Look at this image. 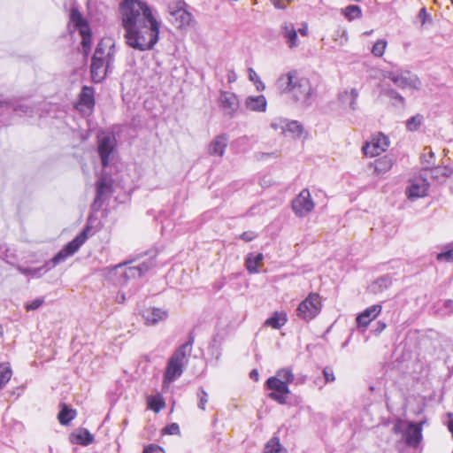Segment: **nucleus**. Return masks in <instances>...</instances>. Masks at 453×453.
Here are the masks:
<instances>
[{"instance_id": "f257e3e1", "label": "nucleus", "mask_w": 453, "mask_h": 453, "mask_svg": "<svg viewBox=\"0 0 453 453\" xmlns=\"http://www.w3.org/2000/svg\"><path fill=\"white\" fill-rule=\"evenodd\" d=\"M120 12L126 43L140 51L152 50L159 39L161 22L147 3L125 0L120 5Z\"/></svg>"}, {"instance_id": "f03ea898", "label": "nucleus", "mask_w": 453, "mask_h": 453, "mask_svg": "<svg viewBox=\"0 0 453 453\" xmlns=\"http://www.w3.org/2000/svg\"><path fill=\"white\" fill-rule=\"evenodd\" d=\"M276 87L281 94L288 95L289 99L296 104L303 107L311 104L313 89L311 82L307 78L299 76L296 71L281 74L276 81Z\"/></svg>"}, {"instance_id": "7ed1b4c3", "label": "nucleus", "mask_w": 453, "mask_h": 453, "mask_svg": "<svg viewBox=\"0 0 453 453\" xmlns=\"http://www.w3.org/2000/svg\"><path fill=\"white\" fill-rule=\"evenodd\" d=\"M91 228H84L73 240L65 245L50 261L42 266L32 268L31 276L40 277L51 270L57 265L65 262L69 257L74 255L88 238V231Z\"/></svg>"}, {"instance_id": "20e7f679", "label": "nucleus", "mask_w": 453, "mask_h": 453, "mask_svg": "<svg viewBox=\"0 0 453 453\" xmlns=\"http://www.w3.org/2000/svg\"><path fill=\"white\" fill-rule=\"evenodd\" d=\"M194 336L190 334L188 341L180 345L171 356L167 362L166 369L164 374L165 382H172L181 376L183 369L188 364V356L192 351Z\"/></svg>"}, {"instance_id": "39448f33", "label": "nucleus", "mask_w": 453, "mask_h": 453, "mask_svg": "<svg viewBox=\"0 0 453 453\" xmlns=\"http://www.w3.org/2000/svg\"><path fill=\"white\" fill-rule=\"evenodd\" d=\"M155 257L156 255L150 257L147 261L142 262L140 265L130 266L124 271L122 270L123 265L128 264L129 262H125L123 264L115 265L113 267V271L116 273L121 274V278L119 280L118 283L123 285L126 284L130 278L142 276L145 273L156 265Z\"/></svg>"}, {"instance_id": "423d86ee", "label": "nucleus", "mask_w": 453, "mask_h": 453, "mask_svg": "<svg viewBox=\"0 0 453 453\" xmlns=\"http://www.w3.org/2000/svg\"><path fill=\"white\" fill-rule=\"evenodd\" d=\"M387 77L400 88L419 89L421 88L420 80L410 71H391Z\"/></svg>"}, {"instance_id": "0eeeda50", "label": "nucleus", "mask_w": 453, "mask_h": 453, "mask_svg": "<svg viewBox=\"0 0 453 453\" xmlns=\"http://www.w3.org/2000/svg\"><path fill=\"white\" fill-rule=\"evenodd\" d=\"M319 311V296L318 294H310L308 297L298 305L296 314L299 318L309 321L314 319Z\"/></svg>"}, {"instance_id": "6e6552de", "label": "nucleus", "mask_w": 453, "mask_h": 453, "mask_svg": "<svg viewBox=\"0 0 453 453\" xmlns=\"http://www.w3.org/2000/svg\"><path fill=\"white\" fill-rule=\"evenodd\" d=\"M266 386L272 390L268 396L280 404H286L288 395L290 394L288 385L280 378L270 377L266 380Z\"/></svg>"}, {"instance_id": "1a4fd4ad", "label": "nucleus", "mask_w": 453, "mask_h": 453, "mask_svg": "<svg viewBox=\"0 0 453 453\" xmlns=\"http://www.w3.org/2000/svg\"><path fill=\"white\" fill-rule=\"evenodd\" d=\"M117 141L114 135L111 134H102L98 136L97 150L104 168L109 165Z\"/></svg>"}, {"instance_id": "9d476101", "label": "nucleus", "mask_w": 453, "mask_h": 453, "mask_svg": "<svg viewBox=\"0 0 453 453\" xmlns=\"http://www.w3.org/2000/svg\"><path fill=\"white\" fill-rule=\"evenodd\" d=\"M315 203L307 188L303 189L292 201V210L298 217H305L314 209Z\"/></svg>"}, {"instance_id": "9b49d317", "label": "nucleus", "mask_w": 453, "mask_h": 453, "mask_svg": "<svg viewBox=\"0 0 453 453\" xmlns=\"http://www.w3.org/2000/svg\"><path fill=\"white\" fill-rule=\"evenodd\" d=\"M112 193L111 180L102 176L96 182V197L92 204L93 210H99L103 204L110 198Z\"/></svg>"}, {"instance_id": "f8f14e48", "label": "nucleus", "mask_w": 453, "mask_h": 453, "mask_svg": "<svg viewBox=\"0 0 453 453\" xmlns=\"http://www.w3.org/2000/svg\"><path fill=\"white\" fill-rule=\"evenodd\" d=\"M115 43L111 38H103L96 45L93 58L104 60L109 64L113 63L115 56Z\"/></svg>"}, {"instance_id": "ddd939ff", "label": "nucleus", "mask_w": 453, "mask_h": 453, "mask_svg": "<svg viewBox=\"0 0 453 453\" xmlns=\"http://www.w3.org/2000/svg\"><path fill=\"white\" fill-rule=\"evenodd\" d=\"M388 146V138L383 134H379L371 142H366L362 147V150L366 157H372L386 151Z\"/></svg>"}, {"instance_id": "4468645a", "label": "nucleus", "mask_w": 453, "mask_h": 453, "mask_svg": "<svg viewBox=\"0 0 453 453\" xmlns=\"http://www.w3.org/2000/svg\"><path fill=\"white\" fill-rule=\"evenodd\" d=\"M168 13L169 21L180 29L186 28L193 21V15L181 6L176 8L168 6Z\"/></svg>"}, {"instance_id": "2eb2a0df", "label": "nucleus", "mask_w": 453, "mask_h": 453, "mask_svg": "<svg viewBox=\"0 0 453 453\" xmlns=\"http://www.w3.org/2000/svg\"><path fill=\"white\" fill-rule=\"evenodd\" d=\"M429 183L426 179L418 177L411 180L410 185L406 188V195L409 199L414 200L426 196Z\"/></svg>"}, {"instance_id": "dca6fc26", "label": "nucleus", "mask_w": 453, "mask_h": 453, "mask_svg": "<svg viewBox=\"0 0 453 453\" xmlns=\"http://www.w3.org/2000/svg\"><path fill=\"white\" fill-rule=\"evenodd\" d=\"M219 101L225 113L230 117H233L239 108L238 97L233 92L222 91Z\"/></svg>"}, {"instance_id": "f3484780", "label": "nucleus", "mask_w": 453, "mask_h": 453, "mask_svg": "<svg viewBox=\"0 0 453 453\" xmlns=\"http://www.w3.org/2000/svg\"><path fill=\"white\" fill-rule=\"evenodd\" d=\"M0 107L12 108L19 116L32 115L34 112V107L31 104L17 99L0 100Z\"/></svg>"}, {"instance_id": "a211bd4d", "label": "nucleus", "mask_w": 453, "mask_h": 453, "mask_svg": "<svg viewBox=\"0 0 453 453\" xmlns=\"http://www.w3.org/2000/svg\"><path fill=\"white\" fill-rule=\"evenodd\" d=\"M407 445L416 447L422 440V423L411 422L404 433Z\"/></svg>"}, {"instance_id": "6ab92c4d", "label": "nucleus", "mask_w": 453, "mask_h": 453, "mask_svg": "<svg viewBox=\"0 0 453 453\" xmlns=\"http://www.w3.org/2000/svg\"><path fill=\"white\" fill-rule=\"evenodd\" d=\"M111 65V64L104 62V60H97L92 58L90 65L92 81L96 83L101 82L105 78Z\"/></svg>"}, {"instance_id": "aec40b11", "label": "nucleus", "mask_w": 453, "mask_h": 453, "mask_svg": "<svg viewBox=\"0 0 453 453\" xmlns=\"http://www.w3.org/2000/svg\"><path fill=\"white\" fill-rule=\"evenodd\" d=\"M280 33L288 48L294 49L299 45L297 31L293 23L284 22L280 26Z\"/></svg>"}, {"instance_id": "412c9836", "label": "nucleus", "mask_w": 453, "mask_h": 453, "mask_svg": "<svg viewBox=\"0 0 453 453\" xmlns=\"http://www.w3.org/2000/svg\"><path fill=\"white\" fill-rule=\"evenodd\" d=\"M381 309L380 304H374L365 309L357 317L358 326L366 327L381 312Z\"/></svg>"}, {"instance_id": "4be33fe9", "label": "nucleus", "mask_w": 453, "mask_h": 453, "mask_svg": "<svg viewBox=\"0 0 453 453\" xmlns=\"http://www.w3.org/2000/svg\"><path fill=\"white\" fill-rule=\"evenodd\" d=\"M228 138L226 134L218 135L213 141L211 142L208 152L211 156L222 157L227 146Z\"/></svg>"}, {"instance_id": "5701e85b", "label": "nucleus", "mask_w": 453, "mask_h": 453, "mask_svg": "<svg viewBox=\"0 0 453 453\" xmlns=\"http://www.w3.org/2000/svg\"><path fill=\"white\" fill-rule=\"evenodd\" d=\"M267 102L264 96H250L245 99V107L252 111L265 112Z\"/></svg>"}, {"instance_id": "b1692460", "label": "nucleus", "mask_w": 453, "mask_h": 453, "mask_svg": "<svg viewBox=\"0 0 453 453\" xmlns=\"http://www.w3.org/2000/svg\"><path fill=\"white\" fill-rule=\"evenodd\" d=\"M142 317L147 325L153 326L158 321L165 319L167 312L158 308H150L143 311Z\"/></svg>"}, {"instance_id": "393cba45", "label": "nucleus", "mask_w": 453, "mask_h": 453, "mask_svg": "<svg viewBox=\"0 0 453 453\" xmlns=\"http://www.w3.org/2000/svg\"><path fill=\"white\" fill-rule=\"evenodd\" d=\"M394 162H395V158L393 156L385 155V156L376 159L372 163V165L374 167V172L377 174H384L392 168Z\"/></svg>"}, {"instance_id": "a878e982", "label": "nucleus", "mask_w": 453, "mask_h": 453, "mask_svg": "<svg viewBox=\"0 0 453 453\" xmlns=\"http://www.w3.org/2000/svg\"><path fill=\"white\" fill-rule=\"evenodd\" d=\"M70 19L73 23L74 27L78 29L79 33H83L84 30L88 31L89 25L78 9H71Z\"/></svg>"}, {"instance_id": "bb28decb", "label": "nucleus", "mask_w": 453, "mask_h": 453, "mask_svg": "<svg viewBox=\"0 0 453 453\" xmlns=\"http://www.w3.org/2000/svg\"><path fill=\"white\" fill-rule=\"evenodd\" d=\"M264 259L262 253H250L245 259L246 269L250 273H258V267Z\"/></svg>"}, {"instance_id": "cd10ccee", "label": "nucleus", "mask_w": 453, "mask_h": 453, "mask_svg": "<svg viewBox=\"0 0 453 453\" xmlns=\"http://www.w3.org/2000/svg\"><path fill=\"white\" fill-rule=\"evenodd\" d=\"M80 104L85 106L88 110H92L95 106L94 88L84 86L80 95Z\"/></svg>"}, {"instance_id": "c85d7f7f", "label": "nucleus", "mask_w": 453, "mask_h": 453, "mask_svg": "<svg viewBox=\"0 0 453 453\" xmlns=\"http://www.w3.org/2000/svg\"><path fill=\"white\" fill-rule=\"evenodd\" d=\"M391 285L392 278L389 275L386 274L373 281L369 287V288L372 293L377 294L384 291L385 289H388Z\"/></svg>"}, {"instance_id": "c756f323", "label": "nucleus", "mask_w": 453, "mask_h": 453, "mask_svg": "<svg viewBox=\"0 0 453 453\" xmlns=\"http://www.w3.org/2000/svg\"><path fill=\"white\" fill-rule=\"evenodd\" d=\"M287 315L284 312H274L273 315L268 318L265 325L271 326L274 329H280L287 322Z\"/></svg>"}, {"instance_id": "7c9ffc66", "label": "nucleus", "mask_w": 453, "mask_h": 453, "mask_svg": "<svg viewBox=\"0 0 453 453\" xmlns=\"http://www.w3.org/2000/svg\"><path fill=\"white\" fill-rule=\"evenodd\" d=\"M76 416V411L69 409L65 404L62 405V409L58 413V418L61 425L67 426Z\"/></svg>"}, {"instance_id": "2f4dec72", "label": "nucleus", "mask_w": 453, "mask_h": 453, "mask_svg": "<svg viewBox=\"0 0 453 453\" xmlns=\"http://www.w3.org/2000/svg\"><path fill=\"white\" fill-rule=\"evenodd\" d=\"M75 437V442L81 445H89L94 441V436L87 429H81L77 433L73 434Z\"/></svg>"}, {"instance_id": "473e14b6", "label": "nucleus", "mask_w": 453, "mask_h": 453, "mask_svg": "<svg viewBox=\"0 0 453 453\" xmlns=\"http://www.w3.org/2000/svg\"><path fill=\"white\" fill-rule=\"evenodd\" d=\"M439 262H453V243H448L441 248V251L436 255Z\"/></svg>"}, {"instance_id": "72a5a7b5", "label": "nucleus", "mask_w": 453, "mask_h": 453, "mask_svg": "<svg viewBox=\"0 0 453 453\" xmlns=\"http://www.w3.org/2000/svg\"><path fill=\"white\" fill-rule=\"evenodd\" d=\"M431 176L439 179L441 176L448 178L453 174V168L448 165L430 168Z\"/></svg>"}, {"instance_id": "f704fd0d", "label": "nucleus", "mask_w": 453, "mask_h": 453, "mask_svg": "<svg viewBox=\"0 0 453 453\" xmlns=\"http://www.w3.org/2000/svg\"><path fill=\"white\" fill-rule=\"evenodd\" d=\"M81 36V47L82 51L85 56H88L91 50V44H92V33L90 27H88V31H85L83 33H80Z\"/></svg>"}, {"instance_id": "c9c22d12", "label": "nucleus", "mask_w": 453, "mask_h": 453, "mask_svg": "<svg viewBox=\"0 0 453 453\" xmlns=\"http://www.w3.org/2000/svg\"><path fill=\"white\" fill-rule=\"evenodd\" d=\"M265 453H283V448L278 437L271 438L265 446Z\"/></svg>"}, {"instance_id": "e433bc0d", "label": "nucleus", "mask_w": 453, "mask_h": 453, "mask_svg": "<svg viewBox=\"0 0 453 453\" xmlns=\"http://www.w3.org/2000/svg\"><path fill=\"white\" fill-rule=\"evenodd\" d=\"M12 374V372L8 364H0V389L11 380Z\"/></svg>"}, {"instance_id": "4c0bfd02", "label": "nucleus", "mask_w": 453, "mask_h": 453, "mask_svg": "<svg viewBox=\"0 0 453 453\" xmlns=\"http://www.w3.org/2000/svg\"><path fill=\"white\" fill-rule=\"evenodd\" d=\"M286 126V132L291 133L294 136H300L303 131V126L296 120H288Z\"/></svg>"}, {"instance_id": "58836bf2", "label": "nucleus", "mask_w": 453, "mask_h": 453, "mask_svg": "<svg viewBox=\"0 0 453 453\" xmlns=\"http://www.w3.org/2000/svg\"><path fill=\"white\" fill-rule=\"evenodd\" d=\"M361 14V9L358 5H349L344 9V15L349 20L357 19Z\"/></svg>"}, {"instance_id": "ea45409f", "label": "nucleus", "mask_w": 453, "mask_h": 453, "mask_svg": "<svg viewBox=\"0 0 453 453\" xmlns=\"http://www.w3.org/2000/svg\"><path fill=\"white\" fill-rule=\"evenodd\" d=\"M422 120H423V116L419 115V114L410 118L406 121V127H407V129L410 130V131H416V130H418V127H420L421 123H422Z\"/></svg>"}, {"instance_id": "a19ab883", "label": "nucleus", "mask_w": 453, "mask_h": 453, "mask_svg": "<svg viewBox=\"0 0 453 453\" xmlns=\"http://www.w3.org/2000/svg\"><path fill=\"white\" fill-rule=\"evenodd\" d=\"M276 378L281 379V380L286 381L288 385L294 380V374L289 368H282L280 369L276 373Z\"/></svg>"}, {"instance_id": "79ce46f5", "label": "nucleus", "mask_w": 453, "mask_h": 453, "mask_svg": "<svg viewBox=\"0 0 453 453\" xmlns=\"http://www.w3.org/2000/svg\"><path fill=\"white\" fill-rule=\"evenodd\" d=\"M386 46H387L386 40H378L372 46V53L375 57H381L385 52Z\"/></svg>"}, {"instance_id": "37998d69", "label": "nucleus", "mask_w": 453, "mask_h": 453, "mask_svg": "<svg viewBox=\"0 0 453 453\" xmlns=\"http://www.w3.org/2000/svg\"><path fill=\"white\" fill-rule=\"evenodd\" d=\"M197 397H198V407L201 410L204 411L205 410V404L208 402V394L206 393V391L203 388H199V391L197 393Z\"/></svg>"}, {"instance_id": "c03bdc74", "label": "nucleus", "mask_w": 453, "mask_h": 453, "mask_svg": "<svg viewBox=\"0 0 453 453\" xmlns=\"http://www.w3.org/2000/svg\"><path fill=\"white\" fill-rule=\"evenodd\" d=\"M288 122V119H274L271 123L272 128L274 130H280L282 133H286V123Z\"/></svg>"}, {"instance_id": "a18cd8bd", "label": "nucleus", "mask_w": 453, "mask_h": 453, "mask_svg": "<svg viewBox=\"0 0 453 453\" xmlns=\"http://www.w3.org/2000/svg\"><path fill=\"white\" fill-rule=\"evenodd\" d=\"M150 408L158 412L165 405L164 402L157 397H152L149 400Z\"/></svg>"}, {"instance_id": "49530a36", "label": "nucleus", "mask_w": 453, "mask_h": 453, "mask_svg": "<svg viewBox=\"0 0 453 453\" xmlns=\"http://www.w3.org/2000/svg\"><path fill=\"white\" fill-rule=\"evenodd\" d=\"M163 433L165 434H180L179 425L177 423H172L163 429Z\"/></svg>"}, {"instance_id": "de8ad7c7", "label": "nucleus", "mask_w": 453, "mask_h": 453, "mask_svg": "<svg viewBox=\"0 0 453 453\" xmlns=\"http://www.w3.org/2000/svg\"><path fill=\"white\" fill-rule=\"evenodd\" d=\"M44 302V299L42 297L36 298L33 300L31 303L26 304V309L27 311H35L38 309Z\"/></svg>"}, {"instance_id": "09e8293b", "label": "nucleus", "mask_w": 453, "mask_h": 453, "mask_svg": "<svg viewBox=\"0 0 453 453\" xmlns=\"http://www.w3.org/2000/svg\"><path fill=\"white\" fill-rule=\"evenodd\" d=\"M428 150L427 153H423L421 158L424 163L427 164L428 165L434 164V153L430 148H426L425 150Z\"/></svg>"}, {"instance_id": "8fccbe9b", "label": "nucleus", "mask_w": 453, "mask_h": 453, "mask_svg": "<svg viewBox=\"0 0 453 453\" xmlns=\"http://www.w3.org/2000/svg\"><path fill=\"white\" fill-rule=\"evenodd\" d=\"M323 375L326 382H333L335 380L334 371L330 367H325L323 370Z\"/></svg>"}, {"instance_id": "3c124183", "label": "nucleus", "mask_w": 453, "mask_h": 453, "mask_svg": "<svg viewBox=\"0 0 453 453\" xmlns=\"http://www.w3.org/2000/svg\"><path fill=\"white\" fill-rule=\"evenodd\" d=\"M143 453H165V452L161 447L150 444L148 447H145Z\"/></svg>"}, {"instance_id": "603ef678", "label": "nucleus", "mask_w": 453, "mask_h": 453, "mask_svg": "<svg viewBox=\"0 0 453 453\" xmlns=\"http://www.w3.org/2000/svg\"><path fill=\"white\" fill-rule=\"evenodd\" d=\"M387 95L393 99L398 100L402 104H404V98L395 89H388Z\"/></svg>"}, {"instance_id": "864d4df0", "label": "nucleus", "mask_w": 453, "mask_h": 453, "mask_svg": "<svg viewBox=\"0 0 453 453\" xmlns=\"http://www.w3.org/2000/svg\"><path fill=\"white\" fill-rule=\"evenodd\" d=\"M257 234L253 231H246L240 235V238L246 242H251L256 238Z\"/></svg>"}, {"instance_id": "5fc2aeb1", "label": "nucleus", "mask_w": 453, "mask_h": 453, "mask_svg": "<svg viewBox=\"0 0 453 453\" xmlns=\"http://www.w3.org/2000/svg\"><path fill=\"white\" fill-rule=\"evenodd\" d=\"M418 18L421 19L422 25H424L428 19H430V15L426 12V8H421L418 12Z\"/></svg>"}, {"instance_id": "6e6d98bb", "label": "nucleus", "mask_w": 453, "mask_h": 453, "mask_svg": "<svg viewBox=\"0 0 453 453\" xmlns=\"http://www.w3.org/2000/svg\"><path fill=\"white\" fill-rule=\"evenodd\" d=\"M249 78L251 81H253L254 83L256 81H260V78L258 77V75L257 74V73L252 69V68H250L249 69Z\"/></svg>"}, {"instance_id": "4d7b16f0", "label": "nucleus", "mask_w": 453, "mask_h": 453, "mask_svg": "<svg viewBox=\"0 0 453 453\" xmlns=\"http://www.w3.org/2000/svg\"><path fill=\"white\" fill-rule=\"evenodd\" d=\"M17 269H18V271H19L20 273H22V274H24V275H29V276H31L32 268H25V267H22V266L19 265V266L17 267Z\"/></svg>"}, {"instance_id": "13d9d810", "label": "nucleus", "mask_w": 453, "mask_h": 453, "mask_svg": "<svg viewBox=\"0 0 453 453\" xmlns=\"http://www.w3.org/2000/svg\"><path fill=\"white\" fill-rule=\"evenodd\" d=\"M444 307L449 313H453V301L452 300H447L444 303Z\"/></svg>"}, {"instance_id": "bf43d9fd", "label": "nucleus", "mask_w": 453, "mask_h": 453, "mask_svg": "<svg viewBox=\"0 0 453 453\" xmlns=\"http://www.w3.org/2000/svg\"><path fill=\"white\" fill-rule=\"evenodd\" d=\"M250 379H252V380H254L256 381L258 380L259 374H258L257 370H256V369L252 370L250 372Z\"/></svg>"}, {"instance_id": "052dcab7", "label": "nucleus", "mask_w": 453, "mask_h": 453, "mask_svg": "<svg viewBox=\"0 0 453 453\" xmlns=\"http://www.w3.org/2000/svg\"><path fill=\"white\" fill-rule=\"evenodd\" d=\"M255 85H256V88L258 91H262L265 88V84L261 81V80L259 81H256L255 82Z\"/></svg>"}, {"instance_id": "680f3d73", "label": "nucleus", "mask_w": 453, "mask_h": 453, "mask_svg": "<svg viewBox=\"0 0 453 453\" xmlns=\"http://www.w3.org/2000/svg\"><path fill=\"white\" fill-rule=\"evenodd\" d=\"M298 32L301 35L306 36L308 35V27L304 25L302 28L298 29Z\"/></svg>"}, {"instance_id": "e2e57ef3", "label": "nucleus", "mask_w": 453, "mask_h": 453, "mask_svg": "<svg viewBox=\"0 0 453 453\" xmlns=\"http://www.w3.org/2000/svg\"><path fill=\"white\" fill-rule=\"evenodd\" d=\"M349 96L351 99H357L358 97V92L356 88H352L349 92Z\"/></svg>"}, {"instance_id": "0e129e2a", "label": "nucleus", "mask_w": 453, "mask_h": 453, "mask_svg": "<svg viewBox=\"0 0 453 453\" xmlns=\"http://www.w3.org/2000/svg\"><path fill=\"white\" fill-rule=\"evenodd\" d=\"M126 297H125V295L123 293H119L116 296V300L117 302L119 303H123L125 301Z\"/></svg>"}, {"instance_id": "69168bd1", "label": "nucleus", "mask_w": 453, "mask_h": 453, "mask_svg": "<svg viewBox=\"0 0 453 453\" xmlns=\"http://www.w3.org/2000/svg\"><path fill=\"white\" fill-rule=\"evenodd\" d=\"M349 108L352 111H355L357 109V99H351L349 102Z\"/></svg>"}, {"instance_id": "338daca9", "label": "nucleus", "mask_w": 453, "mask_h": 453, "mask_svg": "<svg viewBox=\"0 0 453 453\" xmlns=\"http://www.w3.org/2000/svg\"><path fill=\"white\" fill-rule=\"evenodd\" d=\"M448 426H449V430L451 432L452 436H453V419H450L449 421Z\"/></svg>"}, {"instance_id": "774afa93", "label": "nucleus", "mask_w": 453, "mask_h": 453, "mask_svg": "<svg viewBox=\"0 0 453 453\" xmlns=\"http://www.w3.org/2000/svg\"><path fill=\"white\" fill-rule=\"evenodd\" d=\"M386 327L384 323H380V331H382Z\"/></svg>"}]
</instances>
